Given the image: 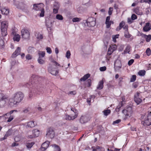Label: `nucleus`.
I'll return each instance as SVG.
<instances>
[{
    "instance_id": "obj_24",
    "label": "nucleus",
    "mask_w": 151,
    "mask_h": 151,
    "mask_svg": "<svg viewBox=\"0 0 151 151\" xmlns=\"http://www.w3.org/2000/svg\"><path fill=\"white\" fill-rule=\"evenodd\" d=\"M20 39V36L17 34V35L14 36L13 37V39L14 41H16L17 42L19 41Z\"/></svg>"
},
{
    "instance_id": "obj_56",
    "label": "nucleus",
    "mask_w": 151,
    "mask_h": 151,
    "mask_svg": "<svg viewBox=\"0 0 151 151\" xmlns=\"http://www.w3.org/2000/svg\"><path fill=\"white\" fill-rule=\"evenodd\" d=\"M138 84L139 83L138 82H135L133 83L132 86L134 88H136L138 87Z\"/></svg>"
},
{
    "instance_id": "obj_11",
    "label": "nucleus",
    "mask_w": 151,
    "mask_h": 151,
    "mask_svg": "<svg viewBox=\"0 0 151 151\" xmlns=\"http://www.w3.org/2000/svg\"><path fill=\"white\" fill-rule=\"evenodd\" d=\"M21 32L22 37L24 39H27L29 37L30 34L27 29H23L22 30Z\"/></svg>"
},
{
    "instance_id": "obj_42",
    "label": "nucleus",
    "mask_w": 151,
    "mask_h": 151,
    "mask_svg": "<svg viewBox=\"0 0 151 151\" xmlns=\"http://www.w3.org/2000/svg\"><path fill=\"white\" fill-rule=\"evenodd\" d=\"M56 18L59 20H62L63 19V16L60 14H58L56 16Z\"/></svg>"
},
{
    "instance_id": "obj_49",
    "label": "nucleus",
    "mask_w": 151,
    "mask_h": 151,
    "mask_svg": "<svg viewBox=\"0 0 151 151\" xmlns=\"http://www.w3.org/2000/svg\"><path fill=\"white\" fill-rule=\"evenodd\" d=\"M18 111L17 110H14L11 111L9 113H7L6 114V115H10V114H12L14 112H17Z\"/></svg>"
},
{
    "instance_id": "obj_4",
    "label": "nucleus",
    "mask_w": 151,
    "mask_h": 151,
    "mask_svg": "<svg viewBox=\"0 0 151 151\" xmlns=\"http://www.w3.org/2000/svg\"><path fill=\"white\" fill-rule=\"evenodd\" d=\"M1 34L3 36H6L7 35V28L8 24L6 22H3L1 24Z\"/></svg>"
},
{
    "instance_id": "obj_41",
    "label": "nucleus",
    "mask_w": 151,
    "mask_h": 151,
    "mask_svg": "<svg viewBox=\"0 0 151 151\" xmlns=\"http://www.w3.org/2000/svg\"><path fill=\"white\" fill-rule=\"evenodd\" d=\"M116 45H112L110 46V49L112 50V52H113L114 51L116 50Z\"/></svg>"
},
{
    "instance_id": "obj_46",
    "label": "nucleus",
    "mask_w": 151,
    "mask_h": 151,
    "mask_svg": "<svg viewBox=\"0 0 151 151\" xmlns=\"http://www.w3.org/2000/svg\"><path fill=\"white\" fill-rule=\"evenodd\" d=\"M136 76L135 75H133L130 78V81L131 82H134L136 79Z\"/></svg>"
},
{
    "instance_id": "obj_30",
    "label": "nucleus",
    "mask_w": 151,
    "mask_h": 151,
    "mask_svg": "<svg viewBox=\"0 0 151 151\" xmlns=\"http://www.w3.org/2000/svg\"><path fill=\"white\" fill-rule=\"evenodd\" d=\"M134 12L138 15H141L142 14V13L141 10L138 8H136L134 10Z\"/></svg>"
},
{
    "instance_id": "obj_27",
    "label": "nucleus",
    "mask_w": 151,
    "mask_h": 151,
    "mask_svg": "<svg viewBox=\"0 0 151 151\" xmlns=\"http://www.w3.org/2000/svg\"><path fill=\"white\" fill-rule=\"evenodd\" d=\"M52 146L54 147V149L55 151H60L61 150L60 147L58 145L56 144H54L52 145Z\"/></svg>"
},
{
    "instance_id": "obj_47",
    "label": "nucleus",
    "mask_w": 151,
    "mask_h": 151,
    "mask_svg": "<svg viewBox=\"0 0 151 151\" xmlns=\"http://www.w3.org/2000/svg\"><path fill=\"white\" fill-rule=\"evenodd\" d=\"M9 116L8 120H7V122H11L14 118V116H11V114L10 115H8Z\"/></svg>"
},
{
    "instance_id": "obj_59",
    "label": "nucleus",
    "mask_w": 151,
    "mask_h": 151,
    "mask_svg": "<svg viewBox=\"0 0 151 151\" xmlns=\"http://www.w3.org/2000/svg\"><path fill=\"white\" fill-rule=\"evenodd\" d=\"M137 16L134 14H133L131 16V19L132 20H134L137 19Z\"/></svg>"
},
{
    "instance_id": "obj_16",
    "label": "nucleus",
    "mask_w": 151,
    "mask_h": 151,
    "mask_svg": "<svg viewBox=\"0 0 151 151\" xmlns=\"http://www.w3.org/2000/svg\"><path fill=\"white\" fill-rule=\"evenodd\" d=\"M1 11L3 14L7 15L9 13V10L6 7L1 8Z\"/></svg>"
},
{
    "instance_id": "obj_32",
    "label": "nucleus",
    "mask_w": 151,
    "mask_h": 151,
    "mask_svg": "<svg viewBox=\"0 0 151 151\" xmlns=\"http://www.w3.org/2000/svg\"><path fill=\"white\" fill-rule=\"evenodd\" d=\"M39 58H43L44 57L45 55V52L44 51H40L38 52Z\"/></svg>"
},
{
    "instance_id": "obj_21",
    "label": "nucleus",
    "mask_w": 151,
    "mask_h": 151,
    "mask_svg": "<svg viewBox=\"0 0 151 151\" xmlns=\"http://www.w3.org/2000/svg\"><path fill=\"white\" fill-rule=\"evenodd\" d=\"M90 76V75L89 73H88L80 79V81H84L87 79Z\"/></svg>"
},
{
    "instance_id": "obj_1",
    "label": "nucleus",
    "mask_w": 151,
    "mask_h": 151,
    "mask_svg": "<svg viewBox=\"0 0 151 151\" xmlns=\"http://www.w3.org/2000/svg\"><path fill=\"white\" fill-rule=\"evenodd\" d=\"M24 97V95L22 92L19 91L16 92L9 99V104L12 106L18 105L23 100Z\"/></svg>"
},
{
    "instance_id": "obj_48",
    "label": "nucleus",
    "mask_w": 151,
    "mask_h": 151,
    "mask_svg": "<svg viewBox=\"0 0 151 151\" xmlns=\"http://www.w3.org/2000/svg\"><path fill=\"white\" fill-rule=\"evenodd\" d=\"M71 54L69 50H68L66 54V57L68 58L69 59L70 57Z\"/></svg>"
},
{
    "instance_id": "obj_8",
    "label": "nucleus",
    "mask_w": 151,
    "mask_h": 151,
    "mask_svg": "<svg viewBox=\"0 0 151 151\" xmlns=\"http://www.w3.org/2000/svg\"><path fill=\"white\" fill-rule=\"evenodd\" d=\"M91 118L88 114L82 115L80 119V122L81 124H85L90 120Z\"/></svg>"
},
{
    "instance_id": "obj_39",
    "label": "nucleus",
    "mask_w": 151,
    "mask_h": 151,
    "mask_svg": "<svg viewBox=\"0 0 151 151\" xmlns=\"http://www.w3.org/2000/svg\"><path fill=\"white\" fill-rule=\"evenodd\" d=\"M95 148L96 150H98L99 151H104V148L102 147L97 146Z\"/></svg>"
},
{
    "instance_id": "obj_29",
    "label": "nucleus",
    "mask_w": 151,
    "mask_h": 151,
    "mask_svg": "<svg viewBox=\"0 0 151 151\" xmlns=\"http://www.w3.org/2000/svg\"><path fill=\"white\" fill-rule=\"evenodd\" d=\"M123 104L122 103V102H121L119 103L118 105L117 106V107L116 109V112H119L120 110V109L123 106Z\"/></svg>"
},
{
    "instance_id": "obj_55",
    "label": "nucleus",
    "mask_w": 151,
    "mask_h": 151,
    "mask_svg": "<svg viewBox=\"0 0 151 151\" xmlns=\"http://www.w3.org/2000/svg\"><path fill=\"white\" fill-rule=\"evenodd\" d=\"M106 66H104L101 67L99 68V70L101 71H104L106 70Z\"/></svg>"
},
{
    "instance_id": "obj_2",
    "label": "nucleus",
    "mask_w": 151,
    "mask_h": 151,
    "mask_svg": "<svg viewBox=\"0 0 151 151\" xmlns=\"http://www.w3.org/2000/svg\"><path fill=\"white\" fill-rule=\"evenodd\" d=\"M122 113L125 116L126 118L131 117L133 114V110L131 106H129L125 107L122 111Z\"/></svg>"
},
{
    "instance_id": "obj_10",
    "label": "nucleus",
    "mask_w": 151,
    "mask_h": 151,
    "mask_svg": "<svg viewBox=\"0 0 151 151\" xmlns=\"http://www.w3.org/2000/svg\"><path fill=\"white\" fill-rule=\"evenodd\" d=\"M48 72L53 75H56L58 73V69L55 67H53L52 65H50V66L48 68Z\"/></svg>"
},
{
    "instance_id": "obj_35",
    "label": "nucleus",
    "mask_w": 151,
    "mask_h": 151,
    "mask_svg": "<svg viewBox=\"0 0 151 151\" xmlns=\"http://www.w3.org/2000/svg\"><path fill=\"white\" fill-rule=\"evenodd\" d=\"M103 112L104 115L107 116L111 113V111L109 109H107L104 110Z\"/></svg>"
},
{
    "instance_id": "obj_51",
    "label": "nucleus",
    "mask_w": 151,
    "mask_h": 151,
    "mask_svg": "<svg viewBox=\"0 0 151 151\" xmlns=\"http://www.w3.org/2000/svg\"><path fill=\"white\" fill-rule=\"evenodd\" d=\"M146 52L148 55H150L151 54V51L150 48H148L146 50Z\"/></svg>"
},
{
    "instance_id": "obj_50",
    "label": "nucleus",
    "mask_w": 151,
    "mask_h": 151,
    "mask_svg": "<svg viewBox=\"0 0 151 151\" xmlns=\"http://www.w3.org/2000/svg\"><path fill=\"white\" fill-rule=\"evenodd\" d=\"M60 7L59 4L57 2L55 3L54 4V8L59 9Z\"/></svg>"
},
{
    "instance_id": "obj_60",
    "label": "nucleus",
    "mask_w": 151,
    "mask_h": 151,
    "mask_svg": "<svg viewBox=\"0 0 151 151\" xmlns=\"http://www.w3.org/2000/svg\"><path fill=\"white\" fill-rule=\"evenodd\" d=\"M121 121V120L120 119H118L113 122V124H118L120 123Z\"/></svg>"
},
{
    "instance_id": "obj_6",
    "label": "nucleus",
    "mask_w": 151,
    "mask_h": 151,
    "mask_svg": "<svg viewBox=\"0 0 151 151\" xmlns=\"http://www.w3.org/2000/svg\"><path fill=\"white\" fill-rule=\"evenodd\" d=\"M8 99L7 97L3 93H0V107H4L6 104Z\"/></svg>"
},
{
    "instance_id": "obj_40",
    "label": "nucleus",
    "mask_w": 151,
    "mask_h": 151,
    "mask_svg": "<svg viewBox=\"0 0 151 151\" xmlns=\"http://www.w3.org/2000/svg\"><path fill=\"white\" fill-rule=\"evenodd\" d=\"M12 134V130L10 129H9L6 132L5 135V137L7 138V137L11 135Z\"/></svg>"
},
{
    "instance_id": "obj_5",
    "label": "nucleus",
    "mask_w": 151,
    "mask_h": 151,
    "mask_svg": "<svg viewBox=\"0 0 151 151\" xmlns=\"http://www.w3.org/2000/svg\"><path fill=\"white\" fill-rule=\"evenodd\" d=\"M140 93L141 92H137L134 95V100L137 105L140 104L142 101V97Z\"/></svg>"
},
{
    "instance_id": "obj_17",
    "label": "nucleus",
    "mask_w": 151,
    "mask_h": 151,
    "mask_svg": "<svg viewBox=\"0 0 151 151\" xmlns=\"http://www.w3.org/2000/svg\"><path fill=\"white\" fill-rule=\"evenodd\" d=\"M150 23L149 22L146 23L145 25L143 28V30L145 32H148L151 29V27L150 26Z\"/></svg>"
},
{
    "instance_id": "obj_36",
    "label": "nucleus",
    "mask_w": 151,
    "mask_h": 151,
    "mask_svg": "<svg viewBox=\"0 0 151 151\" xmlns=\"http://www.w3.org/2000/svg\"><path fill=\"white\" fill-rule=\"evenodd\" d=\"M96 21V19L92 17H89L87 20L86 22Z\"/></svg>"
},
{
    "instance_id": "obj_44",
    "label": "nucleus",
    "mask_w": 151,
    "mask_h": 151,
    "mask_svg": "<svg viewBox=\"0 0 151 151\" xmlns=\"http://www.w3.org/2000/svg\"><path fill=\"white\" fill-rule=\"evenodd\" d=\"M86 83L87 84V86L90 87L91 85V79H88L86 81Z\"/></svg>"
},
{
    "instance_id": "obj_12",
    "label": "nucleus",
    "mask_w": 151,
    "mask_h": 151,
    "mask_svg": "<svg viewBox=\"0 0 151 151\" xmlns=\"http://www.w3.org/2000/svg\"><path fill=\"white\" fill-rule=\"evenodd\" d=\"M114 69L116 71L119 70L122 67L121 62L119 60H116L114 63Z\"/></svg>"
},
{
    "instance_id": "obj_58",
    "label": "nucleus",
    "mask_w": 151,
    "mask_h": 151,
    "mask_svg": "<svg viewBox=\"0 0 151 151\" xmlns=\"http://www.w3.org/2000/svg\"><path fill=\"white\" fill-rule=\"evenodd\" d=\"M105 24L106 25V27L107 28H109L111 26V24L110 21L107 22H105Z\"/></svg>"
},
{
    "instance_id": "obj_52",
    "label": "nucleus",
    "mask_w": 151,
    "mask_h": 151,
    "mask_svg": "<svg viewBox=\"0 0 151 151\" xmlns=\"http://www.w3.org/2000/svg\"><path fill=\"white\" fill-rule=\"evenodd\" d=\"M41 13L40 14V17H43L44 16L45 11L44 9H42L41 10Z\"/></svg>"
},
{
    "instance_id": "obj_20",
    "label": "nucleus",
    "mask_w": 151,
    "mask_h": 151,
    "mask_svg": "<svg viewBox=\"0 0 151 151\" xmlns=\"http://www.w3.org/2000/svg\"><path fill=\"white\" fill-rule=\"evenodd\" d=\"M104 87V82L103 80L100 81L98 86L97 87V88L99 90H101Z\"/></svg>"
},
{
    "instance_id": "obj_18",
    "label": "nucleus",
    "mask_w": 151,
    "mask_h": 151,
    "mask_svg": "<svg viewBox=\"0 0 151 151\" xmlns=\"http://www.w3.org/2000/svg\"><path fill=\"white\" fill-rule=\"evenodd\" d=\"M141 36L142 37H144L145 38L147 42H149L151 40V35H146L144 34H141Z\"/></svg>"
},
{
    "instance_id": "obj_3",
    "label": "nucleus",
    "mask_w": 151,
    "mask_h": 151,
    "mask_svg": "<svg viewBox=\"0 0 151 151\" xmlns=\"http://www.w3.org/2000/svg\"><path fill=\"white\" fill-rule=\"evenodd\" d=\"M38 76L35 75H32L31 78V85L30 83H27L26 85V86L28 88H31L32 87H35V84H37V81L38 80Z\"/></svg>"
},
{
    "instance_id": "obj_62",
    "label": "nucleus",
    "mask_w": 151,
    "mask_h": 151,
    "mask_svg": "<svg viewBox=\"0 0 151 151\" xmlns=\"http://www.w3.org/2000/svg\"><path fill=\"white\" fill-rule=\"evenodd\" d=\"M26 58L27 60H30L32 59V56L30 55L27 54L26 55Z\"/></svg>"
},
{
    "instance_id": "obj_45",
    "label": "nucleus",
    "mask_w": 151,
    "mask_h": 151,
    "mask_svg": "<svg viewBox=\"0 0 151 151\" xmlns=\"http://www.w3.org/2000/svg\"><path fill=\"white\" fill-rule=\"evenodd\" d=\"M32 92H33L32 91H31V92L29 93V96L28 97V99L29 100H31V99L33 96V94L32 93H33Z\"/></svg>"
},
{
    "instance_id": "obj_13",
    "label": "nucleus",
    "mask_w": 151,
    "mask_h": 151,
    "mask_svg": "<svg viewBox=\"0 0 151 151\" xmlns=\"http://www.w3.org/2000/svg\"><path fill=\"white\" fill-rule=\"evenodd\" d=\"M50 142L48 141L44 142L41 145V149L42 151H45L49 146Z\"/></svg>"
},
{
    "instance_id": "obj_7",
    "label": "nucleus",
    "mask_w": 151,
    "mask_h": 151,
    "mask_svg": "<svg viewBox=\"0 0 151 151\" xmlns=\"http://www.w3.org/2000/svg\"><path fill=\"white\" fill-rule=\"evenodd\" d=\"M142 124L144 126H149L151 125V112L148 114L144 120L142 122Z\"/></svg>"
},
{
    "instance_id": "obj_64",
    "label": "nucleus",
    "mask_w": 151,
    "mask_h": 151,
    "mask_svg": "<svg viewBox=\"0 0 151 151\" xmlns=\"http://www.w3.org/2000/svg\"><path fill=\"white\" fill-rule=\"evenodd\" d=\"M120 150V149H118L115 148L114 150H113L111 149H109L108 148L107 149V151H119Z\"/></svg>"
},
{
    "instance_id": "obj_33",
    "label": "nucleus",
    "mask_w": 151,
    "mask_h": 151,
    "mask_svg": "<svg viewBox=\"0 0 151 151\" xmlns=\"http://www.w3.org/2000/svg\"><path fill=\"white\" fill-rule=\"evenodd\" d=\"M38 63L40 64H43L45 63V61L42 59V58H38L37 59Z\"/></svg>"
},
{
    "instance_id": "obj_54",
    "label": "nucleus",
    "mask_w": 151,
    "mask_h": 151,
    "mask_svg": "<svg viewBox=\"0 0 151 151\" xmlns=\"http://www.w3.org/2000/svg\"><path fill=\"white\" fill-rule=\"evenodd\" d=\"M46 50H47V52L49 54H50L52 53V51L50 48V47H47L46 48Z\"/></svg>"
},
{
    "instance_id": "obj_34",
    "label": "nucleus",
    "mask_w": 151,
    "mask_h": 151,
    "mask_svg": "<svg viewBox=\"0 0 151 151\" xmlns=\"http://www.w3.org/2000/svg\"><path fill=\"white\" fill-rule=\"evenodd\" d=\"M71 110L75 113L74 118H76L77 117L78 115V111L77 110L74 108H71Z\"/></svg>"
},
{
    "instance_id": "obj_15",
    "label": "nucleus",
    "mask_w": 151,
    "mask_h": 151,
    "mask_svg": "<svg viewBox=\"0 0 151 151\" xmlns=\"http://www.w3.org/2000/svg\"><path fill=\"white\" fill-rule=\"evenodd\" d=\"M43 5L42 4H34L33 5V9L36 11L41 10L42 9L41 6H42Z\"/></svg>"
},
{
    "instance_id": "obj_57",
    "label": "nucleus",
    "mask_w": 151,
    "mask_h": 151,
    "mask_svg": "<svg viewBox=\"0 0 151 151\" xmlns=\"http://www.w3.org/2000/svg\"><path fill=\"white\" fill-rule=\"evenodd\" d=\"M113 11V9L112 7H110L109 8L108 13L109 15H111Z\"/></svg>"
},
{
    "instance_id": "obj_19",
    "label": "nucleus",
    "mask_w": 151,
    "mask_h": 151,
    "mask_svg": "<svg viewBox=\"0 0 151 151\" xmlns=\"http://www.w3.org/2000/svg\"><path fill=\"white\" fill-rule=\"evenodd\" d=\"M45 25L47 28H49L50 30H51L52 25V22H50L49 21H46L45 22Z\"/></svg>"
},
{
    "instance_id": "obj_26",
    "label": "nucleus",
    "mask_w": 151,
    "mask_h": 151,
    "mask_svg": "<svg viewBox=\"0 0 151 151\" xmlns=\"http://www.w3.org/2000/svg\"><path fill=\"white\" fill-rule=\"evenodd\" d=\"M87 26L89 27H93L96 25V21L86 22Z\"/></svg>"
},
{
    "instance_id": "obj_22",
    "label": "nucleus",
    "mask_w": 151,
    "mask_h": 151,
    "mask_svg": "<svg viewBox=\"0 0 151 151\" xmlns=\"http://www.w3.org/2000/svg\"><path fill=\"white\" fill-rule=\"evenodd\" d=\"M32 133L34 137H37L39 135L40 131L38 129H35L32 131Z\"/></svg>"
},
{
    "instance_id": "obj_25",
    "label": "nucleus",
    "mask_w": 151,
    "mask_h": 151,
    "mask_svg": "<svg viewBox=\"0 0 151 151\" xmlns=\"http://www.w3.org/2000/svg\"><path fill=\"white\" fill-rule=\"evenodd\" d=\"M35 124H36L34 122L32 121L29 122L28 123L27 126L28 127L32 128L34 127L35 126Z\"/></svg>"
},
{
    "instance_id": "obj_28",
    "label": "nucleus",
    "mask_w": 151,
    "mask_h": 151,
    "mask_svg": "<svg viewBox=\"0 0 151 151\" xmlns=\"http://www.w3.org/2000/svg\"><path fill=\"white\" fill-rule=\"evenodd\" d=\"M74 118V115L73 116H70L68 115H65V119L67 120H73L76 118Z\"/></svg>"
},
{
    "instance_id": "obj_63",
    "label": "nucleus",
    "mask_w": 151,
    "mask_h": 151,
    "mask_svg": "<svg viewBox=\"0 0 151 151\" xmlns=\"http://www.w3.org/2000/svg\"><path fill=\"white\" fill-rule=\"evenodd\" d=\"M3 39H2L0 40V46H2L4 44V42Z\"/></svg>"
},
{
    "instance_id": "obj_14",
    "label": "nucleus",
    "mask_w": 151,
    "mask_h": 151,
    "mask_svg": "<svg viewBox=\"0 0 151 151\" xmlns=\"http://www.w3.org/2000/svg\"><path fill=\"white\" fill-rule=\"evenodd\" d=\"M21 52V48L20 47H18L15 51L13 52L12 55V58H15L17 55L20 54Z\"/></svg>"
},
{
    "instance_id": "obj_37",
    "label": "nucleus",
    "mask_w": 151,
    "mask_h": 151,
    "mask_svg": "<svg viewBox=\"0 0 151 151\" xmlns=\"http://www.w3.org/2000/svg\"><path fill=\"white\" fill-rule=\"evenodd\" d=\"M146 73V71L144 70H140L138 73V74L140 76H144Z\"/></svg>"
},
{
    "instance_id": "obj_53",
    "label": "nucleus",
    "mask_w": 151,
    "mask_h": 151,
    "mask_svg": "<svg viewBox=\"0 0 151 151\" xmlns=\"http://www.w3.org/2000/svg\"><path fill=\"white\" fill-rule=\"evenodd\" d=\"M76 93V91H70L68 93V94L69 95L70 94L71 95H75Z\"/></svg>"
},
{
    "instance_id": "obj_43",
    "label": "nucleus",
    "mask_w": 151,
    "mask_h": 151,
    "mask_svg": "<svg viewBox=\"0 0 151 151\" xmlns=\"http://www.w3.org/2000/svg\"><path fill=\"white\" fill-rule=\"evenodd\" d=\"M81 19L80 18L78 17L74 18L72 19V21L73 22H79Z\"/></svg>"
},
{
    "instance_id": "obj_9",
    "label": "nucleus",
    "mask_w": 151,
    "mask_h": 151,
    "mask_svg": "<svg viewBox=\"0 0 151 151\" xmlns=\"http://www.w3.org/2000/svg\"><path fill=\"white\" fill-rule=\"evenodd\" d=\"M46 132V137L47 138L52 139L54 137L55 134L53 128H48L47 129Z\"/></svg>"
},
{
    "instance_id": "obj_61",
    "label": "nucleus",
    "mask_w": 151,
    "mask_h": 151,
    "mask_svg": "<svg viewBox=\"0 0 151 151\" xmlns=\"http://www.w3.org/2000/svg\"><path fill=\"white\" fill-rule=\"evenodd\" d=\"M134 60L133 59H131L130 60H129L128 62V65H129L130 66L133 63Z\"/></svg>"
},
{
    "instance_id": "obj_23",
    "label": "nucleus",
    "mask_w": 151,
    "mask_h": 151,
    "mask_svg": "<svg viewBox=\"0 0 151 151\" xmlns=\"http://www.w3.org/2000/svg\"><path fill=\"white\" fill-rule=\"evenodd\" d=\"M130 46L129 45H128L124 51L123 54H125L127 53H129V52L130 51Z\"/></svg>"
},
{
    "instance_id": "obj_38",
    "label": "nucleus",
    "mask_w": 151,
    "mask_h": 151,
    "mask_svg": "<svg viewBox=\"0 0 151 151\" xmlns=\"http://www.w3.org/2000/svg\"><path fill=\"white\" fill-rule=\"evenodd\" d=\"M124 33V36L126 38H128L130 37V35L129 34L128 31H125Z\"/></svg>"
},
{
    "instance_id": "obj_31",
    "label": "nucleus",
    "mask_w": 151,
    "mask_h": 151,
    "mask_svg": "<svg viewBox=\"0 0 151 151\" xmlns=\"http://www.w3.org/2000/svg\"><path fill=\"white\" fill-rule=\"evenodd\" d=\"M34 144V143L33 142H29L26 143V146L27 148L29 149L32 147Z\"/></svg>"
}]
</instances>
